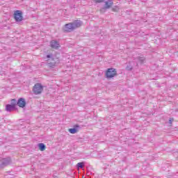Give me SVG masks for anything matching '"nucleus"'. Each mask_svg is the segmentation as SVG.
<instances>
[{"label": "nucleus", "mask_w": 178, "mask_h": 178, "mask_svg": "<svg viewBox=\"0 0 178 178\" xmlns=\"http://www.w3.org/2000/svg\"><path fill=\"white\" fill-rule=\"evenodd\" d=\"M81 24H83V23L80 20H75L72 23L65 24L63 28V33H72V31H74L76 29L81 27Z\"/></svg>", "instance_id": "f257e3e1"}, {"label": "nucleus", "mask_w": 178, "mask_h": 178, "mask_svg": "<svg viewBox=\"0 0 178 178\" xmlns=\"http://www.w3.org/2000/svg\"><path fill=\"white\" fill-rule=\"evenodd\" d=\"M46 58H47V66L51 68L55 67L56 66V58H54V55L52 54H47L46 56Z\"/></svg>", "instance_id": "f03ea898"}, {"label": "nucleus", "mask_w": 178, "mask_h": 178, "mask_svg": "<svg viewBox=\"0 0 178 178\" xmlns=\"http://www.w3.org/2000/svg\"><path fill=\"white\" fill-rule=\"evenodd\" d=\"M106 79H113L115 76H118V71L115 68H108L106 71Z\"/></svg>", "instance_id": "7ed1b4c3"}, {"label": "nucleus", "mask_w": 178, "mask_h": 178, "mask_svg": "<svg viewBox=\"0 0 178 178\" xmlns=\"http://www.w3.org/2000/svg\"><path fill=\"white\" fill-rule=\"evenodd\" d=\"M9 165H12V159L10 157L3 158L0 160V168L1 169L9 166Z\"/></svg>", "instance_id": "20e7f679"}, {"label": "nucleus", "mask_w": 178, "mask_h": 178, "mask_svg": "<svg viewBox=\"0 0 178 178\" xmlns=\"http://www.w3.org/2000/svg\"><path fill=\"white\" fill-rule=\"evenodd\" d=\"M33 91L35 95H38V94H41V92H42V91H44V86H42V85L41 83H37L33 86Z\"/></svg>", "instance_id": "39448f33"}, {"label": "nucleus", "mask_w": 178, "mask_h": 178, "mask_svg": "<svg viewBox=\"0 0 178 178\" xmlns=\"http://www.w3.org/2000/svg\"><path fill=\"white\" fill-rule=\"evenodd\" d=\"M14 19L17 23H20L23 21V12L22 10H17L14 12Z\"/></svg>", "instance_id": "423d86ee"}, {"label": "nucleus", "mask_w": 178, "mask_h": 178, "mask_svg": "<svg viewBox=\"0 0 178 178\" xmlns=\"http://www.w3.org/2000/svg\"><path fill=\"white\" fill-rule=\"evenodd\" d=\"M17 104L19 108H26V99L23 97L18 99Z\"/></svg>", "instance_id": "0eeeda50"}, {"label": "nucleus", "mask_w": 178, "mask_h": 178, "mask_svg": "<svg viewBox=\"0 0 178 178\" xmlns=\"http://www.w3.org/2000/svg\"><path fill=\"white\" fill-rule=\"evenodd\" d=\"M81 129V127H80L79 124H76L73 128L69 129L68 131L71 134H76V133H77V131H79V130Z\"/></svg>", "instance_id": "6e6552de"}, {"label": "nucleus", "mask_w": 178, "mask_h": 178, "mask_svg": "<svg viewBox=\"0 0 178 178\" xmlns=\"http://www.w3.org/2000/svg\"><path fill=\"white\" fill-rule=\"evenodd\" d=\"M50 45H51V48H53V49H58L59 48V47H60V45L59 44V42H58L55 40H53L51 41Z\"/></svg>", "instance_id": "1a4fd4ad"}, {"label": "nucleus", "mask_w": 178, "mask_h": 178, "mask_svg": "<svg viewBox=\"0 0 178 178\" xmlns=\"http://www.w3.org/2000/svg\"><path fill=\"white\" fill-rule=\"evenodd\" d=\"M104 6L105 7V9H111V8L113 6V0H108L105 1Z\"/></svg>", "instance_id": "9d476101"}, {"label": "nucleus", "mask_w": 178, "mask_h": 178, "mask_svg": "<svg viewBox=\"0 0 178 178\" xmlns=\"http://www.w3.org/2000/svg\"><path fill=\"white\" fill-rule=\"evenodd\" d=\"M17 109L16 107H14V106H12L10 104L6 105V112H12V111H16Z\"/></svg>", "instance_id": "9b49d317"}, {"label": "nucleus", "mask_w": 178, "mask_h": 178, "mask_svg": "<svg viewBox=\"0 0 178 178\" xmlns=\"http://www.w3.org/2000/svg\"><path fill=\"white\" fill-rule=\"evenodd\" d=\"M38 147L40 149V151H45L47 146L44 143H39L38 144Z\"/></svg>", "instance_id": "f8f14e48"}, {"label": "nucleus", "mask_w": 178, "mask_h": 178, "mask_svg": "<svg viewBox=\"0 0 178 178\" xmlns=\"http://www.w3.org/2000/svg\"><path fill=\"white\" fill-rule=\"evenodd\" d=\"M86 165V163L84 162H79L76 164V168L77 169H83V167Z\"/></svg>", "instance_id": "ddd939ff"}, {"label": "nucleus", "mask_w": 178, "mask_h": 178, "mask_svg": "<svg viewBox=\"0 0 178 178\" xmlns=\"http://www.w3.org/2000/svg\"><path fill=\"white\" fill-rule=\"evenodd\" d=\"M10 105H12L13 106L16 108V106L17 105V100H16V99H12L11 104H10Z\"/></svg>", "instance_id": "4468645a"}, {"label": "nucleus", "mask_w": 178, "mask_h": 178, "mask_svg": "<svg viewBox=\"0 0 178 178\" xmlns=\"http://www.w3.org/2000/svg\"><path fill=\"white\" fill-rule=\"evenodd\" d=\"M113 12H119V6H115L112 8Z\"/></svg>", "instance_id": "2eb2a0df"}, {"label": "nucleus", "mask_w": 178, "mask_h": 178, "mask_svg": "<svg viewBox=\"0 0 178 178\" xmlns=\"http://www.w3.org/2000/svg\"><path fill=\"white\" fill-rule=\"evenodd\" d=\"M138 60L140 62V63H144V60H145V58H144V57H138Z\"/></svg>", "instance_id": "dca6fc26"}, {"label": "nucleus", "mask_w": 178, "mask_h": 178, "mask_svg": "<svg viewBox=\"0 0 178 178\" xmlns=\"http://www.w3.org/2000/svg\"><path fill=\"white\" fill-rule=\"evenodd\" d=\"M106 10H108V9L105 8L104 6L103 8H100V13H105V12H106Z\"/></svg>", "instance_id": "f3484780"}, {"label": "nucleus", "mask_w": 178, "mask_h": 178, "mask_svg": "<svg viewBox=\"0 0 178 178\" xmlns=\"http://www.w3.org/2000/svg\"><path fill=\"white\" fill-rule=\"evenodd\" d=\"M105 0H95V3H102Z\"/></svg>", "instance_id": "a211bd4d"}, {"label": "nucleus", "mask_w": 178, "mask_h": 178, "mask_svg": "<svg viewBox=\"0 0 178 178\" xmlns=\"http://www.w3.org/2000/svg\"><path fill=\"white\" fill-rule=\"evenodd\" d=\"M133 70V67L129 65V66H127V70H129V71H131Z\"/></svg>", "instance_id": "6ab92c4d"}, {"label": "nucleus", "mask_w": 178, "mask_h": 178, "mask_svg": "<svg viewBox=\"0 0 178 178\" xmlns=\"http://www.w3.org/2000/svg\"><path fill=\"white\" fill-rule=\"evenodd\" d=\"M173 120H174L173 118H170V119H169V124H172Z\"/></svg>", "instance_id": "aec40b11"}, {"label": "nucleus", "mask_w": 178, "mask_h": 178, "mask_svg": "<svg viewBox=\"0 0 178 178\" xmlns=\"http://www.w3.org/2000/svg\"><path fill=\"white\" fill-rule=\"evenodd\" d=\"M87 175H88V176H90V175H91V172L88 171Z\"/></svg>", "instance_id": "412c9836"}]
</instances>
